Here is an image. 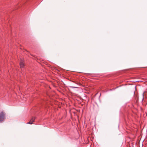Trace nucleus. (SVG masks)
I'll return each instance as SVG.
<instances>
[{
  "label": "nucleus",
  "instance_id": "obj_5",
  "mask_svg": "<svg viewBox=\"0 0 147 147\" xmlns=\"http://www.w3.org/2000/svg\"><path fill=\"white\" fill-rule=\"evenodd\" d=\"M72 88H76V87H72Z\"/></svg>",
  "mask_w": 147,
  "mask_h": 147
},
{
  "label": "nucleus",
  "instance_id": "obj_1",
  "mask_svg": "<svg viewBox=\"0 0 147 147\" xmlns=\"http://www.w3.org/2000/svg\"><path fill=\"white\" fill-rule=\"evenodd\" d=\"M5 119V113L2 111L0 113V122H2Z\"/></svg>",
  "mask_w": 147,
  "mask_h": 147
},
{
  "label": "nucleus",
  "instance_id": "obj_3",
  "mask_svg": "<svg viewBox=\"0 0 147 147\" xmlns=\"http://www.w3.org/2000/svg\"><path fill=\"white\" fill-rule=\"evenodd\" d=\"M35 119V118L34 117H32L31 120H30V121H31L32 123L34 122V120Z\"/></svg>",
  "mask_w": 147,
  "mask_h": 147
},
{
  "label": "nucleus",
  "instance_id": "obj_2",
  "mask_svg": "<svg viewBox=\"0 0 147 147\" xmlns=\"http://www.w3.org/2000/svg\"><path fill=\"white\" fill-rule=\"evenodd\" d=\"M20 66L21 68H23V66L24 65V64L23 62H20Z\"/></svg>",
  "mask_w": 147,
  "mask_h": 147
},
{
  "label": "nucleus",
  "instance_id": "obj_4",
  "mask_svg": "<svg viewBox=\"0 0 147 147\" xmlns=\"http://www.w3.org/2000/svg\"><path fill=\"white\" fill-rule=\"evenodd\" d=\"M27 123L30 124H32V122H31V121H30L29 122H28Z\"/></svg>",
  "mask_w": 147,
  "mask_h": 147
}]
</instances>
